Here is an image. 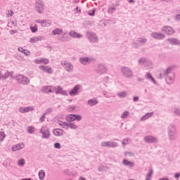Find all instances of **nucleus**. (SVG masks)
I'll return each mask as SVG.
<instances>
[{"instance_id":"052dcab7","label":"nucleus","mask_w":180,"mask_h":180,"mask_svg":"<svg viewBox=\"0 0 180 180\" xmlns=\"http://www.w3.org/2000/svg\"><path fill=\"white\" fill-rule=\"evenodd\" d=\"M59 124H60V126H63V124H60V123H59Z\"/></svg>"},{"instance_id":"a211bd4d","label":"nucleus","mask_w":180,"mask_h":180,"mask_svg":"<svg viewBox=\"0 0 180 180\" xmlns=\"http://www.w3.org/2000/svg\"><path fill=\"white\" fill-rule=\"evenodd\" d=\"M153 37H154V39H158L159 40H161V39H164V35L162 34H158V33H153L152 34Z\"/></svg>"},{"instance_id":"473e14b6","label":"nucleus","mask_w":180,"mask_h":180,"mask_svg":"<svg viewBox=\"0 0 180 180\" xmlns=\"http://www.w3.org/2000/svg\"><path fill=\"white\" fill-rule=\"evenodd\" d=\"M129 116V112L126 111L121 115L122 119H126Z\"/></svg>"},{"instance_id":"c9c22d12","label":"nucleus","mask_w":180,"mask_h":180,"mask_svg":"<svg viewBox=\"0 0 180 180\" xmlns=\"http://www.w3.org/2000/svg\"><path fill=\"white\" fill-rule=\"evenodd\" d=\"M112 146V143H109V142H104L102 143V146L103 147H108Z\"/></svg>"},{"instance_id":"9b49d317","label":"nucleus","mask_w":180,"mask_h":180,"mask_svg":"<svg viewBox=\"0 0 180 180\" xmlns=\"http://www.w3.org/2000/svg\"><path fill=\"white\" fill-rule=\"evenodd\" d=\"M35 64H49V59L41 58L34 60Z\"/></svg>"},{"instance_id":"c85d7f7f","label":"nucleus","mask_w":180,"mask_h":180,"mask_svg":"<svg viewBox=\"0 0 180 180\" xmlns=\"http://www.w3.org/2000/svg\"><path fill=\"white\" fill-rule=\"evenodd\" d=\"M18 164L20 167H23L25 165V160L24 159H20L18 162Z\"/></svg>"},{"instance_id":"a19ab883","label":"nucleus","mask_w":180,"mask_h":180,"mask_svg":"<svg viewBox=\"0 0 180 180\" xmlns=\"http://www.w3.org/2000/svg\"><path fill=\"white\" fill-rule=\"evenodd\" d=\"M23 54H25V56H29L30 54V52L28 51L27 50H23L22 51Z\"/></svg>"},{"instance_id":"8fccbe9b","label":"nucleus","mask_w":180,"mask_h":180,"mask_svg":"<svg viewBox=\"0 0 180 180\" xmlns=\"http://www.w3.org/2000/svg\"><path fill=\"white\" fill-rule=\"evenodd\" d=\"M159 180H169L168 178H162V179H160Z\"/></svg>"},{"instance_id":"72a5a7b5","label":"nucleus","mask_w":180,"mask_h":180,"mask_svg":"<svg viewBox=\"0 0 180 180\" xmlns=\"http://www.w3.org/2000/svg\"><path fill=\"white\" fill-rule=\"evenodd\" d=\"M5 139V133L1 131L0 132V141H3Z\"/></svg>"},{"instance_id":"ea45409f","label":"nucleus","mask_w":180,"mask_h":180,"mask_svg":"<svg viewBox=\"0 0 180 180\" xmlns=\"http://www.w3.org/2000/svg\"><path fill=\"white\" fill-rule=\"evenodd\" d=\"M54 147H55V148L60 149V148H61V145L59 143H56L54 144Z\"/></svg>"},{"instance_id":"7ed1b4c3","label":"nucleus","mask_w":180,"mask_h":180,"mask_svg":"<svg viewBox=\"0 0 180 180\" xmlns=\"http://www.w3.org/2000/svg\"><path fill=\"white\" fill-rule=\"evenodd\" d=\"M17 81L20 84H23L24 85H26V84H29V79L27 77L22 76V75H19L17 76Z\"/></svg>"},{"instance_id":"f704fd0d","label":"nucleus","mask_w":180,"mask_h":180,"mask_svg":"<svg viewBox=\"0 0 180 180\" xmlns=\"http://www.w3.org/2000/svg\"><path fill=\"white\" fill-rule=\"evenodd\" d=\"M118 96H120V98H124L126 96V92L122 91L119 93Z\"/></svg>"},{"instance_id":"2eb2a0df","label":"nucleus","mask_w":180,"mask_h":180,"mask_svg":"<svg viewBox=\"0 0 180 180\" xmlns=\"http://www.w3.org/2000/svg\"><path fill=\"white\" fill-rule=\"evenodd\" d=\"M63 125L65 126V127H67V129H75L77 127V124L74 123H64Z\"/></svg>"},{"instance_id":"13d9d810","label":"nucleus","mask_w":180,"mask_h":180,"mask_svg":"<svg viewBox=\"0 0 180 180\" xmlns=\"http://www.w3.org/2000/svg\"><path fill=\"white\" fill-rule=\"evenodd\" d=\"M95 14L93 13L92 14H91V16H94Z\"/></svg>"},{"instance_id":"6e6d98bb","label":"nucleus","mask_w":180,"mask_h":180,"mask_svg":"<svg viewBox=\"0 0 180 180\" xmlns=\"http://www.w3.org/2000/svg\"><path fill=\"white\" fill-rule=\"evenodd\" d=\"M18 51H22V48H18Z\"/></svg>"},{"instance_id":"5fc2aeb1","label":"nucleus","mask_w":180,"mask_h":180,"mask_svg":"<svg viewBox=\"0 0 180 180\" xmlns=\"http://www.w3.org/2000/svg\"><path fill=\"white\" fill-rule=\"evenodd\" d=\"M174 41H176V44H178V43H179V41L177 40H174Z\"/></svg>"},{"instance_id":"bf43d9fd","label":"nucleus","mask_w":180,"mask_h":180,"mask_svg":"<svg viewBox=\"0 0 180 180\" xmlns=\"http://www.w3.org/2000/svg\"><path fill=\"white\" fill-rule=\"evenodd\" d=\"M65 35L67 36V34H66V33L64 34V36H65Z\"/></svg>"},{"instance_id":"49530a36","label":"nucleus","mask_w":180,"mask_h":180,"mask_svg":"<svg viewBox=\"0 0 180 180\" xmlns=\"http://www.w3.org/2000/svg\"><path fill=\"white\" fill-rule=\"evenodd\" d=\"M147 77H148V78H151L153 79L151 75H150L149 73H147Z\"/></svg>"},{"instance_id":"4be33fe9","label":"nucleus","mask_w":180,"mask_h":180,"mask_svg":"<svg viewBox=\"0 0 180 180\" xmlns=\"http://www.w3.org/2000/svg\"><path fill=\"white\" fill-rule=\"evenodd\" d=\"M53 133L54 136H62L63 131L60 129H56L53 130Z\"/></svg>"},{"instance_id":"5701e85b","label":"nucleus","mask_w":180,"mask_h":180,"mask_svg":"<svg viewBox=\"0 0 180 180\" xmlns=\"http://www.w3.org/2000/svg\"><path fill=\"white\" fill-rule=\"evenodd\" d=\"M123 165H127L128 167H134V163H133L126 159L123 160Z\"/></svg>"},{"instance_id":"4d7b16f0","label":"nucleus","mask_w":180,"mask_h":180,"mask_svg":"<svg viewBox=\"0 0 180 180\" xmlns=\"http://www.w3.org/2000/svg\"><path fill=\"white\" fill-rule=\"evenodd\" d=\"M132 2H134L133 0H129V4H131Z\"/></svg>"},{"instance_id":"6e6552de","label":"nucleus","mask_w":180,"mask_h":180,"mask_svg":"<svg viewBox=\"0 0 180 180\" xmlns=\"http://www.w3.org/2000/svg\"><path fill=\"white\" fill-rule=\"evenodd\" d=\"M42 91L46 94H49V92H54V91H56V87L51 86H44L43 87Z\"/></svg>"},{"instance_id":"e433bc0d","label":"nucleus","mask_w":180,"mask_h":180,"mask_svg":"<svg viewBox=\"0 0 180 180\" xmlns=\"http://www.w3.org/2000/svg\"><path fill=\"white\" fill-rule=\"evenodd\" d=\"M14 13L12 11V10H8L7 12V16H13Z\"/></svg>"},{"instance_id":"f8f14e48","label":"nucleus","mask_w":180,"mask_h":180,"mask_svg":"<svg viewBox=\"0 0 180 180\" xmlns=\"http://www.w3.org/2000/svg\"><path fill=\"white\" fill-rule=\"evenodd\" d=\"M54 92H56V94H61V95H68L67 91H64L61 87H55Z\"/></svg>"},{"instance_id":"6ab92c4d","label":"nucleus","mask_w":180,"mask_h":180,"mask_svg":"<svg viewBox=\"0 0 180 180\" xmlns=\"http://www.w3.org/2000/svg\"><path fill=\"white\" fill-rule=\"evenodd\" d=\"M69 34L71 37H82V35L78 34V32H75V31H70Z\"/></svg>"},{"instance_id":"4c0bfd02","label":"nucleus","mask_w":180,"mask_h":180,"mask_svg":"<svg viewBox=\"0 0 180 180\" xmlns=\"http://www.w3.org/2000/svg\"><path fill=\"white\" fill-rule=\"evenodd\" d=\"M173 81H174V79H169V77H167V78H166V82H167V84H172V82H173Z\"/></svg>"},{"instance_id":"bb28decb","label":"nucleus","mask_w":180,"mask_h":180,"mask_svg":"<svg viewBox=\"0 0 180 180\" xmlns=\"http://www.w3.org/2000/svg\"><path fill=\"white\" fill-rule=\"evenodd\" d=\"M89 39L93 43H95V41H97V40H98V39L96 38V35L95 34H92L91 35H90Z\"/></svg>"},{"instance_id":"4468645a","label":"nucleus","mask_w":180,"mask_h":180,"mask_svg":"<svg viewBox=\"0 0 180 180\" xmlns=\"http://www.w3.org/2000/svg\"><path fill=\"white\" fill-rule=\"evenodd\" d=\"M146 143H156L157 142V139L153 137V136H146L144 139Z\"/></svg>"},{"instance_id":"f257e3e1","label":"nucleus","mask_w":180,"mask_h":180,"mask_svg":"<svg viewBox=\"0 0 180 180\" xmlns=\"http://www.w3.org/2000/svg\"><path fill=\"white\" fill-rule=\"evenodd\" d=\"M36 9L39 12V13H43V11H44V4L43 1L38 0L36 3Z\"/></svg>"},{"instance_id":"412c9836","label":"nucleus","mask_w":180,"mask_h":180,"mask_svg":"<svg viewBox=\"0 0 180 180\" xmlns=\"http://www.w3.org/2000/svg\"><path fill=\"white\" fill-rule=\"evenodd\" d=\"M61 33H63V30L59 28H56L52 31V34L53 36H56L57 34H61Z\"/></svg>"},{"instance_id":"393cba45","label":"nucleus","mask_w":180,"mask_h":180,"mask_svg":"<svg viewBox=\"0 0 180 180\" xmlns=\"http://www.w3.org/2000/svg\"><path fill=\"white\" fill-rule=\"evenodd\" d=\"M151 116H153V112L147 113L146 115L141 117V120H147V119H149V117H151Z\"/></svg>"},{"instance_id":"1a4fd4ad","label":"nucleus","mask_w":180,"mask_h":180,"mask_svg":"<svg viewBox=\"0 0 180 180\" xmlns=\"http://www.w3.org/2000/svg\"><path fill=\"white\" fill-rule=\"evenodd\" d=\"M41 133L44 139H47L50 136V132L48 130H46V128L42 127L41 129Z\"/></svg>"},{"instance_id":"b1692460","label":"nucleus","mask_w":180,"mask_h":180,"mask_svg":"<svg viewBox=\"0 0 180 180\" xmlns=\"http://www.w3.org/2000/svg\"><path fill=\"white\" fill-rule=\"evenodd\" d=\"M80 63L82 64H83L84 65H85L88 64V63H89V58H82L80 59Z\"/></svg>"},{"instance_id":"f03ea898","label":"nucleus","mask_w":180,"mask_h":180,"mask_svg":"<svg viewBox=\"0 0 180 180\" xmlns=\"http://www.w3.org/2000/svg\"><path fill=\"white\" fill-rule=\"evenodd\" d=\"M82 117L79 115H69L66 117L68 122H74V120H81Z\"/></svg>"},{"instance_id":"dca6fc26","label":"nucleus","mask_w":180,"mask_h":180,"mask_svg":"<svg viewBox=\"0 0 180 180\" xmlns=\"http://www.w3.org/2000/svg\"><path fill=\"white\" fill-rule=\"evenodd\" d=\"M122 71H123L124 75H126L127 77H131V71L130 70V69H129L127 68H124L122 69Z\"/></svg>"},{"instance_id":"9d476101","label":"nucleus","mask_w":180,"mask_h":180,"mask_svg":"<svg viewBox=\"0 0 180 180\" xmlns=\"http://www.w3.org/2000/svg\"><path fill=\"white\" fill-rule=\"evenodd\" d=\"M25 145L23 143H18L12 147L13 151H19V150H22V148H24Z\"/></svg>"},{"instance_id":"de8ad7c7","label":"nucleus","mask_w":180,"mask_h":180,"mask_svg":"<svg viewBox=\"0 0 180 180\" xmlns=\"http://www.w3.org/2000/svg\"><path fill=\"white\" fill-rule=\"evenodd\" d=\"M180 176L179 174H175V178H179Z\"/></svg>"},{"instance_id":"c03bdc74","label":"nucleus","mask_w":180,"mask_h":180,"mask_svg":"<svg viewBox=\"0 0 180 180\" xmlns=\"http://www.w3.org/2000/svg\"><path fill=\"white\" fill-rule=\"evenodd\" d=\"M11 34H14V33H18L17 30H11L10 31Z\"/></svg>"},{"instance_id":"09e8293b","label":"nucleus","mask_w":180,"mask_h":180,"mask_svg":"<svg viewBox=\"0 0 180 180\" xmlns=\"http://www.w3.org/2000/svg\"><path fill=\"white\" fill-rule=\"evenodd\" d=\"M79 180H86V178H84V177H80V178H79Z\"/></svg>"},{"instance_id":"f3484780","label":"nucleus","mask_w":180,"mask_h":180,"mask_svg":"<svg viewBox=\"0 0 180 180\" xmlns=\"http://www.w3.org/2000/svg\"><path fill=\"white\" fill-rule=\"evenodd\" d=\"M10 77H12V72L8 71H6L4 75H1V78L3 79H7V78H10Z\"/></svg>"},{"instance_id":"58836bf2","label":"nucleus","mask_w":180,"mask_h":180,"mask_svg":"<svg viewBox=\"0 0 180 180\" xmlns=\"http://www.w3.org/2000/svg\"><path fill=\"white\" fill-rule=\"evenodd\" d=\"M28 131L29 133H34V127H28Z\"/></svg>"},{"instance_id":"a18cd8bd","label":"nucleus","mask_w":180,"mask_h":180,"mask_svg":"<svg viewBox=\"0 0 180 180\" xmlns=\"http://www.w3.org/2000/svg\"><path fill=\"white\" fill-rule=\"evenodd\" d=\"M139 101V97L136 96L134 98V102H137Z\"/></svg>"},{"instance_id":"603ef678","label":"nucleus","mask_w":180,"mask_h":180,"mask_svg":"<svg viewBox=\"0 0 180 180\" xmlns=\"http://www.w3.org/2000/svg\"><path fill=\"white\" fill-rule=\"evenodd\" d=\"M75 108H69V110H74Z\"/></svg>"},{"instance_id":"423d86ee","label":"nucleus","mask_w":180,"mask_h":180,"mask_svg":"<svg viewBox=\"0 0 180 180\" xmlns=\"http://www.w3.org/2000/svg\"><path fill=\"white\" fill-rule=\"evenodd\" d=\"M32 110H34V108L33 107H20L19 109V112L20 113H27V112H32Z\"/></svg>"},{"instance_id":"2f4dec72","label":"nucleus","mask_w":180,"mask_h":180,"mask_svg":"<svg viewBox=\"0 0 180 180\" xmlns=\"http://www.w3.org/2000/svg\"><path fill=\"white\" fill-rule=\"evenodd\" d=\"M30 43H36L39 41V38L37 37H32L30 39Z\"/></svg>"},{"instance_id":"37998d69","label":"nucleus","mask_w":180,"mask_h":180,"mask_svg":"<svg viewBox=\"0 0 180 180\" xmlns=\"http://www.w3.org/2000/svg\"><path fill=\"white\" fill-rule=\"evenodd\" d=\"M128 143H129V139H124L123 144H128Z\"/></svg>"},{"instance_id":"3c124183","label":"nucleus","mask_w":180,"mask_h":180,"mask_svg":"<svg viewBox=\"0 0 180 180\" xmlns=\"http://www.w3.org/2000/svg\"><path fill=\"white\" fill-rule=\"evenodd\" d=\"M176 19H180V15H176Z\"/></svg>"},{"instance_id":"cd10ccee","label":"nucleus","mask_w":180,"mask_h":180,"mask_svg":"<svg viewBox=\"0 0 180 180\" xmlns=\"http://www.w3.org/2000/svg\"><path fill=\"white\" fill-rule=\"evenodd\" d=\"M96 103H98L96 100H89L88 101V105H89V106H94V105H96Z\"/></svg>"},{"instance_id":"39448f33","label":"nucleus","mask_w":180,"mask_h":180,"mask_svg":"<svg viewBox=\"0 0 180 180\" xmlns=\"http://www.w3.org/2000/svg\"><path fill=\"white\" fill-rule=\"evenodd\" d=\"M39 70H41V71H43L44 72H47V74H51V72H53L51 68H50L49 66L39 65Z\"/></svg>"},{"instance_id":"7c9ffc66","label":"nucleus","mask_w":180,"mask_h":180,"mask_svg":"<svg viewBox=\"0 0 180 180\" xmlns=\"http://www.w3.org/2000/svg\"><path fill=\"white\" fill-rule=\"evenodd\" d=\"M152 175H153V170H150V172H149L148 174H147V176H146V180H150Z\"/></svg>"},{"instance_id":"a878e982","label":"nucleus","mask_w":180,"mask_h":180,"mask_svg":"<svg viewBox=\"0 0 180 180\" xmlns=\"http://www.w3.org/2000/svg\"><path fill=\"white\" fill-rule=\"evenodd\" d=\"M39 179H44V177L46 176V173L44 172V171L43 170H40L39 172Z\"/></svg>"},{"instance_id":"864d4df0","label":"nucleus","mask_w":180,"mask_h":180,"mask_svg":"<svg viewBox=\"0 0 180 180\" xmlns=\"http://www.w3.org/2000/svg\"><path fill=\"white\" fill-rule=\"evenodd\" d=\"M2 78V73L0 72V79Z\"/></svg>"},{"instance_id":"20e7f679","label":"nucleus","mask_w":180,"mask_h":180,"mask_svg":"<svg viewBox=\"0 0 180 180\" xmlns=\"http://www.w3.org/2000/svg\"><path fill=\"white\" fill-rule=\"evenodd\" d=\"M63 67L68 71V72H71L72 70H74V66L71 65V63L67 62V61H63L62 63Z\"/></svg>"},{"instance_id":"ddd939ff","label":"nucleus","mask_w":180,"mask_h":180,"mask_svg":"<svg viewBox=\"0 0 180 180\" xmlns=\"http://www.w3.org/2000/svg\"><path fill=\"white\" fill-rule=\"evenodd\" d=\"M79 89V86L77 85L75 88L70 92V96H75L78 94V90Z\"/></svg>"},{"instance_id":"0eeeda50","label":"nucleus","mask_w":180,"mask_h":180,"mask_svg":"<svg viewBox=\"0 0 180 180\" xmlns=\"http://www.w3.org/2000/svg\"><path fill=\"white\" fill-rule=\"evenodd\" d=\"M162 30L165 34H174L175 32L174 29L171 28V27L165 26L162 28Z\"/></svg>"},{"instance_id":"aec40b11","label":"nucleus","mask_w":180,"mask_h":180,"mask_svg":"<svg viewBox=\"0 0 180 180\" xmlns=\"http://www.w3.org/2000/svg\"><path fill=\"white\" fill-rule=\"evenodd\" d=\"M41 26L44 27H47V26H50L51 25V20H43L41 22Z\"/></svg>"},{"instance_id":"c756f323","label":"nucleus","mask_w":180,"mask_h":180,"mask_svg":"<svg viewBox=\"0 0 180 180\" xmlns=\"http://www.w3.org/2000/svg\"><path fill=\"white\" fill-rule=\"evenodd\" d=\"M30 30L32 32V33H36V32H37V25H35L34 27L32 26L30 27Z\"/></svg>"},{"instance_id":"79ce46f5","label":"nucleus","mask_w":180,"mask_h":180,"mask_svg":"<svg viewBox=\"0 0 180 180\" xmlns=\"http://www.w3.org/2000/svg\"><path fill=\"white\" fill-rule=\"evenodd\" d=\"M113 11H116V8L113 7V8H110L108 9V11H109V12H113Z\"/></svg>"}]
</instances>
